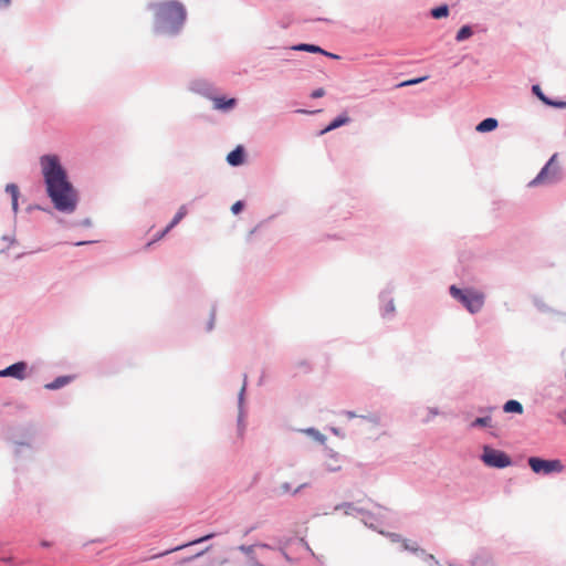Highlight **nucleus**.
Segmentation results:
<instances>
[{
	"label": "nucleus",
	"instance_id": "423d86ee",
	"mask_svg": "<svg viewBox=\"0 0 566 566\" xmlns=\"http://www.w3.org/2000/svg\"><path fill=\"white\" fill-rule=\"evenodd\" d=\"M482 461L492 468H506L511 465V458L503 451L493 449L491 447H484Z\"/></svg>",
	"mask_w": 566,
	"mask_h": 566
},
{
	"label": "nucleus",
	"instance_id": "7c9ffc66",
	"mask_svg": "<svg viewBox=\"0 0 566 566\" xmlns=\"http://www.w3.org/2000/svg\"><path fill=\"white\" fill-rule=\"evenodd\" d=\"M240 549H241L242 552H245V553H250V552H252V547L241 546V547H240Z\"/></svg>",
	"mask_w": 566,
	"mask_h": 566
},
{
	"label": "nucleus",
	"instance_id": "6e6552de",
	"mask_svg": "<svg viewBox=\"0 0 566 566\" xmlns=\"http://www.w3.org/2000/svg\"><path fill=\"white\" fill-rule=\"evenodd\" d=\"M25 370L27 364L24 361H19L0 370V377H13L22 380L25 378Z\"/></svg>",
	"mask_w": 566,
	"mask_h": 566
},
{
	"label": "nucleus",
	"instance_id": "cd10ccee",
	"mask_svg": "<svg viewBox=\"0 0 566 566\" xmlns=\"http://www.w3.org/2000/svg\"><path fill=\"white\" fill-rule=\"evenodd\" d=\"M558 419L566 423V410H563L558 413Z\"/></svg>",
	"mask_w": 566,
	"mask_h": 566
},
{
	"label": "nucleus",
	"instance_id": "2f4dec72",
	"mask_svg": "<svg viewBox=\"0 0 566 566\" xmlns=\"http://www.w3.org/2000/svg\"><path fill=\"white\" fill-rule=\"evenodd\" d=\"M306 485H307V482H303V483L300 484V488H304Z\"/></svg>",
	"mask_w": 566,
	"mask_h": 566
},
{
	"label": "nucleus",
	"instance_id": "1a4fd4ad",
	"mask_svg": "<svg viewBox=\"0 0 566 566\" xmlns=\"http://www.w3.org/2000/svg\"><path fill=\"white\" fill-rule=\"evenodd\" d=\"M187 214V208L186 206H181L178 210V212L176 213V216L174 217V219L170 221V223L164 229V231L158 234V237L156 238V240H159L161 238H164L172 228H175L182 219Z\"/></svg>",
	"mask_w": 566,
	"mask_h": 566
},
{
	"label": "nucleus",
	"instance_id": "39448f33",
	"mask_svg": "<svg viewBox=\"0 0 566 566\" xmlns=\"http://www.w3.org/2000/svg\"><path fill=\"white\" fill-rule=\"evenodd\" d=\"M356 427H358L361 434L368 439L378 438L386 433L385 426L380 423L377 417L359 416Z\"/></svg>",
	"mask_w": 566,
	"mask_h": 566
},
{
	"label": "nucleus",
	"instance_id": "9b49d317",
	"mask_svg": "<svg viewBox=\"0 0 566 566\" xmlns=\"http://www.w3.org/2000/svg\"><path fill=\"white\" fill-rule=\"evenodd\" d=\"M243 148L238 146L234 150L228 154L227 160L232 166H239L243 163Z\"/></svg>",
	"mask_w": 566,
	"mask_h": 566
},
{
	"label": "nucleus",
	"instance_id": "393cba45",
	"mask_svg": "<svg viewBox=\"0 0 566 566\" xmlns=\"http://www.w3.org/2000/svg\"><path fill=\"white\" fill-rule=\"evenodd\" d=\"M324 95H325L324 88H317L312 92L311 97L318 98V97H323Z\"/></svg>",
	"mask_w": 566,
	"mask_h": 566
},
{
	"label": "nucleus",
	"instance_id": "5701e85b",
	"mask_svg": "<svg viewBox=\"0 0 566 566\" xmlns=\"http://www.w3.org/2000/svg\"><path fill=\"white\" fill-rule=\"evenodd\" d=\"M243 202L242 201H237L232 205L231 207V211L237 214L239 213L242 209H243Z\"/></svg>",
	"mask_w": 566,
	"mask_h": 566
},
{
	"label": "nucleus",
	"instance_id": "a211bd4d",
	"mask_svg": "<svg viewBox=\"0 0 566 566\" xmlns=\"http://www.w3.org/2000/svg\"><path fill=\"white\" fill-rule=\"evenodd\" d=\"M503 410L507 413L514 412V413H523V406L517 400H509L504 403Z\"/></svg>",
	"mask_w": 566,
	"mask_h": 566
},
{
	"label": "nucleus",
	"instance_id": "9d476101",
	"mask_svg": "<svg viewBox=\"0 0 566 566\" xmlns=\"http://www.w3.org/2000/svg\"><path fill=\"white\" fill-rule=\"evenodd\" d=\"M533 93L546 105L555 106V107H565L566 102H554L551 101L547 96H545L539 87V85H533L532 87Z\"/></svg>",
	"mask_w": 566,
	"mask_h": 566
},
{
	"label": "nucleus",
	"instance_id": "2eb2a0df",
	"mask_svg": "<svg viewBox=\"0 0 566 566\" xmlns=\"http://www.w3.org/2000/svg\"><path fill=\"white\" fill-rule=\"evenodd\" d=\"M497 127V120L495 118H485L478 126L476 130L480 133H486Z\"/></svg>",
	"mask_w": 566,
	"mask_h": 566
},
{
	"label": "nucleus",
	"instance_id": "0eeeda50",
	"mask_svg": "<svg viewBox=\"0 0 566 566\" xmlns=\"http://www.w3.org/2000/svg\"><path fill=\"white\" fill-rule=\"evenodd\" d=\"M528 465L533 472L543 474L562 472L564 470V465L560 460H544L536 457L528 459Z\"/></svg>",
	"mask_w": 566,
	"mask_h": 566
},
{
	"label": "nucleus",
	"instance_id": "20e7f679",
	"mask_svg": "<svg viewBox=\"0 0 566 566\" xmlns=\"http://www.w3.org/2000/svg\"><path fill=\"white\" fill-rule=\"evenodd\" d=\"M562 178V168L557 161V154H554L539 174L530 182L528 186L543 184H553Z\"/></svg>",
	"mask_w": 566,
	"mask_h": 566
},
{
	"label": "nucleus",
	"instance_id": "a878e982",
	"mask_svg": "<svg viewBox=\"0 0 566 566\" xmlns=\"http://www.w3.org/2000/svg\"><path fill=\"white\" fill-rule=\"evenodd\" d=\"M423 80H426V77H420V78L409 80V81L403 82L401 85H402V86H406V85H413V84H418V83L422 82Z\"/></svg>",
	"mask_w": 566,
	"mask_h": 566
},
{
	"label": "nucleus",
	"instance_id": "6ab92c4d",
	"mask_svg": "<svg viewBox=\"0 0 566 566\" xmlns=\"http://www.w3.org/2000/svg\"><path fill=\"white\" fill-rule=\"evenodd\" d=\"M6 190H7V192H9L11 195L12 208H13V211L17 212L18 211V197H19L18 186L14 184H9V185H7Z\"/></svg>",
	"mask_w": 566,
	"mask_h": 566
},
{
	"label": "nucleus",
	"instance_id": "4be33fe9",
	"mask_svg": "<svg viewBox=\"0 0 566 566\" xmlns=\"http://www.w3.org/2000/svg\"><path fill=\"white\" fill-rule=\"evenodd\" d=\"M490 424H491V417H481V418H476L471 423V427H488Z\"/></svg>",
	"mask_w": 566,
	"mask_h": 566
},
{
	"label": "nucleus",
	"instance_id": "7ed1b4c3",
	"mask_svg": "<svg viewBox=\"0 0 566 566\" xmlns=\"http://www.w3.org/2000/svg\"><path fill=\"white\" fill-rule=\"evenodd\" d=\"M450 294L460 301L470 313L479 312L484 304V294L472 290H460L455 285L450 287Z\"/></svg>",
	"mask_w": 566,
	"mask_h": 566
},
{
	"label": "nucleus",
	"instance_id": "c85d7f7f",
	"mask_svg": "<svg viewBox=\"0 0 566 566\" xmlns=\"http://www.w3.org/2000/svg\"><path fill=\"white\" fill-rule=\"evenodd\" d=\"M11 4V0H0L1 7H9Z\"/></svg>",
	"mask_w": 566,
	"mask_h": 566
},
{
	"label": "nucleus",
	"instance_id": "dca6fc26",
	"mask_svg": "<svg viewBox=\"0 0 566 566\" xmlns=\"http://www.w3.org/2000/svg\"><path fill=\"white\" fill-rule=\"evenodd\" d=\"M72 380L71 376H61L57 377L54 381L46 384L44 387L49 390H55L59 388H62L63 386L67 385Z\"/></svg>",
	"mask_w": 566,
	"mask_h": 566
},
{
	"label": "nucleus",
	"instance_id": "f8f14e48",
	"mask_svg": "<svg viewBox=\"0 0 566 566\" xmlns=\"http://www.w3.org/2000/svg\"><path fill=\"white\" fill-rule=\"evenodd\" d=\"M350 122V117L347 115H342L335 118L328 126H326L324 129L321 130L319 135H324L333 129H336L340 127L344 124H347Z\"/></svg>",
	"mask_w": 566,
	"mask_h": 566
},
{
	"label": "nucleus",
	"instance_id": "b1692460",
	"mask_svg": "<svg viewBox=\"0 0 566 566\" xmlns=\"http://www.w3.org/2000/svg\"><path fill=\"white\" fill-rule=\"evenodd\" d=\"M403 547L405 549L411 551V552H418L419 548L416 543H409L408 541H403Z\"/></svg>",
	"mask_w": 566,
	"mask_h": 566
},
{
	"label": "nucleus",
	"instance_id": "f257e3e1",
	"mask_svg": "<svg viewBox=\"0 0 566 566\" xmlns=\"http://www.w3.org/2000/svg\"><path fill=\"white\" fill-rule=\"evenodd\" d=\"M42 175L46 185V191L55 209L63 212H72L76 208L77 195L60 159L55 155H44L40 158Z\"/></svg>",
	"mask_w": 566,
	"mask_h": 566
},
{
	"label": "nucleus",
	"instance_id": "412c9836",
	"mask_svg": "<svg viewBox=\"0 0 566 566\" xmlns=\"http://www.w3.org/2000/svg\"><path fill=\"white\" fill-rule=\"evenodd\" d=\"M448 14H449L448 6H440V7L432 9V11H431V15L436 19L444 18Z\"/></svg>",
	"mask_w": 566,
	"mask_h": 566
},
{
	"label": "nucleus",
	"instance_id": "f03ea898",
	"mask_svg": "<svg viewBox=\"0 0 566 566\" xmlns=\"http://www.w3.org/2000/svg\"><path fill=\"white\" fill-rule=\"evenodd\" d=\"M186 10L176 1L165 2L159 6L156 13V25L160 32H177L184 24Z\"/></svg>",
	"mask_w": 566,
	"mask_h": 566
},
{
	"label": "nucleus",
	"instance_id": "aec40b11",
	"mask_svg": "<svg viewBox=\"0 0 566 566\" xmlns=\"http://www.w3.org/2000/svg\"><path fill=\"white\" fill-rule=\"evenodd\" d=\"M471 35H472V30H471V28H470V27H468V25H464V27H462V28L458 31L457 36H455V40H457L458 42H461V41L467 40V39H468V38H470Z\"/></svg>",
	"mask_w": 566,
	"mask_h": 566
},
{
	"label": "nucleus",
	"instance_id": "ddd939ff",
	"mask_svg": "<svg viewBox=\"0 0 566 566\" xmlns=\"http://www.w3.org/2000/svg\"><path fill=\"white\" fill-rule=\"evenodd\" d=\"M213 536H214L213 534H208V535L202 536V537H200V538H198V539L191 541V542H190V543H188V544H184V545L177 546V547H175V548H171V549H169V551H166V552H164V553L157 554V555L153 556V558H157V557H160V556H165V555H167V554H169V553H172V552H176V551L182 549L184 547H187V546H189V545H195V544L202 543V542H205V541H208V539L212 538Z\"/></svg>",
	"mask_w": 566,
	"mask_h": 566
},
{
	"label": "nucleus",
	"instance_id": "4468645a",
	"mask_svg": "<svg viewBox=\"0 0 566 566\" xmlns=\"http://www.w3.org/2000/svg\"><path fill=\"white\" fill-rule=\"evenodd\" d=\"M294 49L300 50V51H307V52H312V53H322L327 56L337 59V55H335L333 53H328V52L324 51L323 49H321L319 46H316L313 44H300V45L295 46Z\"/></svg>",
	"mask_w": 566,
	"mask_h": 566
},
{
	"label": "nucleus",
	"instance_id": "473e14b6",
	"mask_svg": "<svg viewBox=\"0 0 566 566\" xmlns=\"http://www.w3.org/2000/svg\"><path fill=\"white\" fill-rule=\"evenodd\" d=\"M87 242H77L76 245L86 244Z\"/></svg>",
	"mask_w": 566,
	"mask_h": 566
},
{
	"label": "nucleus",
	"instance_id": "f3484780",
	"mask_svg": "<svg viewBox=\"0 0 566 566\" xmlns=\"http://www.w3.org/2000/svg\"><path fill=\"white\" fill-rule=\"evenodd\" d=\"M214 108L217 109H230L235 105L234 98L226 99L223 97L213 98Z\"/></svg>",
	"mask_w": 566,
	"mask_h": 566
},
{
	"label": "nucleus",
	"instance_id": "c756f323",
	"mask_svg": "<svg viewBox=\"0 0 566 566\" xmlns=\"http://www.w3.org/2000/svg\"><path fill=\"white\" fill-rule=\"evenodd\" d=\"M281 489H282L283 492H289L291 490V488L289 486L287 483L282 484Z\"/></svg>",
	"mask_w": 566,
	"mask_h": 566
},
{
	"label": "nucleus",
	"instance_id": "bb28decb",
	"mask_svg": "<svg viewBox=\"0 0 566 566\" xmlns=\"http://www.w3.org/2000/svg\"><path fill=\"white\" fill-rule=\"evenodd\" d=\"M385 311L387 313H391V312L395 311V305H394L392 301H389V302L386 303Z\"/></svg>",
	"mask_w": 566,
	"mask_h": 566
}]
</instances>
